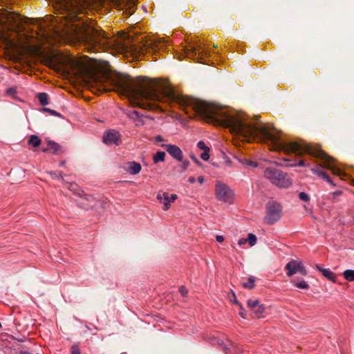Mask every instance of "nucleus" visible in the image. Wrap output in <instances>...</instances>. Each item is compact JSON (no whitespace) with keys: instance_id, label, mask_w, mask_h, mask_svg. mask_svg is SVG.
<instances>
[{"instance_id":"obj_26","label":"nucleus","mask_w":354,"mask_h":354,"mask_svg":"<svg viewBox=\"0 0 354 354\" xmlns=\"http://www.w3.org/2000/svg\"><path fill=\"white\" fill-rule=\"evenodd\" d=\"M248 240V243H249L250 246H254L257 241V236L252 233L248 234V238H246Z\"/></svg>"},{"instance_id":"obj_54","label":"nucleus","mask_w":354,"mask_h":354,"mask_svg":"<svg viewBox=\"0 0 354 354\" xmlns=\"http://www.w3.org/2000/svg\"><path fill=\"white\" fill-rule=\"evenodd\" d=\"M240 315L243 317V318H245V312L244 310H242L241 312L239 313Z\"/></svg>"},{"instance_id":"obj_38","label":"nucleus","mask_w":354,"mask_h":354,"mask_svg":"<svg viewBox=\"0 0 354 354\" xmlns=\"http://www.w3.org/2000/svg\"><path fill=\"white\" fill-rule=\"evenodd\" d=\"M197 147L198 149L203 150V151L209 149V148L208 147H207L206 145L205 144V142L202 140H201L198 142Z\"/></svg>"},{"instance_id":"obj_2","label":"nucleus","mask_w":354,"mask_h":354,"mask_svg":"<svg viewBox=\"0 0 354 354\" xmlns=\"http://www.w3.org/2000/svg\"><path fill=\"white\" fill-rule=\"evenodd\" d=\"M59 14H66L73 24L74 35L80 41L93 46H109L111 41L105 31L95 28V21L79 17L87 12L88 0H49Z\"/></svg>"},{"instance_id":"obj_4","label":"nucleus","mask_w":354,"mask_h":354,"mask_svg":"<svg viewBox=\"0 0 354 354\" xmlns=\"http://www.w3.org/2000/svg\"><path fill=\"white\" fill-rule=\"evenodd\" d=\"M138 28V22L134 24V62L137 57L143 55L147 52L159 49L165 44V41L160 39L148 38V36L139 33L137 30Z\"/></svg>"},{"instance_id":"obj_53","label":"nucleus","mask_w":354,"mask_h":354,"mask_svg":"<svg viewBox=\"0 0 354 354\" xmlns=\"http://www.w3.org/2000/svg\"><path fill=\"white\" fill-rule=\"evenodd\" d=\"M19 354H31L30 353H29L28 351H19L18 352Z\"/></svg>"},{"instance_id":"obj_41","label":"nucleus","mask_w":354,"mask_h":354,"mask_svg":"<svg viewBox=\"0 0 354 354\" xmlns=\"http://www.w3.org/2000/svg\"><path fill=\"white\" fill-rule=\"evenodd\" d=\"M179 292H180L183 297H186L188 293V290L185 286H180L179 288Z\"/></svg>"},{"instance_id":"obj_7","label":"nucleus","mask_w":354,"mask_h":354,"mask_svg":"<svg viewBox=\"0 0 354 354\" xmlns=\"http://www.w3.org/2000/svg\"><path fill=\"white\" fill-rule=\"evenodd\" d=\"M266 216H265V222L268 225L276 223L281 217V206L274 201H270L266 204Z\"/></svg>"},{"instance_id":"obj_19","label":"nucleus","mask_w":354,"mask_h":354,"mask_svg":"<svg viewBox=\"0 0 354 354\" xmlns=\"http://www.w3.org/2000/svg\"><path fill=\"white\" fill-rule=\"evenodd\" d=\"M41 139L37 135L35 134L30 135L27 141L28 145L34 148H38L41 145Z\"/></svg>"},{"instance_id":"obj_33","label":"nucleus","mask_w":354,"mask_h":354,"mask_svg":"<svg viewBox=\"0 0 354 354\" xmlns=\"http://www.w3.org/2000/svg\"><path fill=\"white\" fill-rule=\"evenodd\" d=\"M6 93L8 95H12V98L17 99L15 94L17 93V89L15 87H10L6 91Z\"/></svg>"},{"instance_id":"obj_59","label":"nucleus","mask_w":354,"mask_h":354,"mask_svg":"<svg viewBox=\"0 0 354 354\" xmlns=\"http://www.w3.org/2000/svg\"><path fill=\"white\" fill-rule=\"evenodd\" d=\"M27 48H28V50H32L30 46H28Z\"/></svg>"},{"instance_id":"obj_22","label":"nucleus","mask_w":354,"mask_h":354,"mask_svg":"<svg viewBox=\"0 0 354 354\" xmlns=\"http://www.w3.org/2000/svg\"><path fill=\"white\" fill-rule=\"evenodd\" d=\"M343 276L348 281H354V270H346L343 272Z\"/></svg>"},{"instance_id":"obj_25","label":"nucleus","mask_w":354,"mask_h":354,"mask_svg":"<svg viewBox=\"0 0 354 354\" xmlns=\"http://www.w3.org/2000/svg\"><path fill=\"white\" fill-rule=\"evenodd\" d=\"M243 286L248 289H252L254 286V279L253 277H250L248 278L247 282H244L243 283Z\"/></svg>"},{"instance_id":"obj_20","label":"nucleus","mask_w":354,"mask_h":354,"mask_svg":"<svg viewBox=\"0 0 354 354\" xmlns=\"http://www.w3.org/2000/svg\"><path fill=\"white\" fill-rule=\"evenodd\" d=\"M37 98L39 102V104L44 106L49 104V97L48 95L46 93H39L37 95Z\"/></svg>"},{"instance_id":"obj_52","label":"nucleus","mask_w":354,"mask_h":354,"mask_svg":"<svg viewBox=\"0 0 354 354\" xmlns=\"http://www.w3.org/2000/svg\"><path fill=\"white\" fill-rule=\"evenodd\" d=\"M195 178L194 177H189V179H188V181L190 183H194L195 182Z\"/></svg>"},{"instance_id":"obj_36","label":"nucleus","mask_w":354,"mask_h":354,"mask_svg":"<svg viewBox=\"0 0 354 354\" xmlns=\"http://www.w3.org/2000/svg\"><path fill=\"white\" fill-rule=\"evenodd\" d=\"M201 158L205 161H207L209 158V149L203 151V152L201 154Z\"/></svg>"},{"instance_id":"obj_58","label":"nucleus","mask_w":354,"mask_h":354,"mask_svg":"<svg viewBox=\"0 0 354 354\" xmlns=\"http://www.w3.org/2000/svg\"><path fill=\"white\" fill-rule=\"evenodd\" d=\"M283 161H284V162H289L290 160H289L288 159L284 158V159H283Z\"/></svg>"},{"instance_id":"obj_49","label":"nucleus","mask_w":354,"mask_h":354,"mask_svg":"<svg viewBox=\"0 0 354 354\" xmlns=\"http://www.w3.org/2000/svg\"><path fill=\"white\" fill-rule=\"evenodd\" d=\"M197 180L200 184H203L205 181V179L203 176H198Z\"/></svg>"},{"instance_id":"obj_42","label":"nucleus","mask_w":354,"mask_h":354,"mask_svg":"<svg viewBox=\"0 0 354 354\" xmlns=\"http://www.w3.org/2000/svg\"><path fill=\"white\" fill-rule=\"evenodd\" d=\"M189 166V162L188 160H184L180 165V168L182 169V171H185L188 167Z\"/></svg>"},{"instance_id":"obj_3","label":"nucleus","mask_w":354,"mask_h":354,"mask_svg":"<svg viewBox=\"0 0 354 354\" xmlns=\"http://www.w3.org/2000/svg\"><path fill=\"white\" fill-rule=\"evenodd\" d=\"M91 84L96 93L115 91L133 106V78L130 75L116 73L104 77L95 76Z\"/></svg>"},{"instance_id":"obj_35","label":"nucleus","mask_w":354,"mask_h":354,"mask_svg":"<svg viewBox=\"0 0 354 354\" xmlns=\"http://www.w3.org/2000/svg\"><path fill=\"white\" fill-rule=\"evenodd\" d=\"M299 198L301 201L308 202L310 201V196L306 192H301L298 195Z\"/></svg>"},{"instance_id":"obj_11","label":"nucleus","mask_w":354,"mask_h":354,"mask_svg":"<svg viewBox=\"0 0 354 354\" xmlns=\"http://www.w3.org/2000/svg\"><path fill=\"white\" fill-rule=\"evenodd\" d=\"M190 54L194 56V59L201 63H207L205 58L210 55L211 51L202 46L200 44L190 45Z\"/></svg>"},{"instance_id":"obj_37","label":"nucleus","mask_w":354,"mask_h":354,"mask_svg":"<svg viewBox=\"0 0 354 354\" xmlns=\"http://www.w3.org/2000/svg\"><path fill=\"white\" fill-rule=\"evenodd\" d=\"M71 354H81L80 349L77 344H73L71 346Z\"/></svg>"},{"instance_id":"obj_23","label":"nucleus","mask_w":354,"mask_h":354,"mask_svg":"<svg viewBox=\"0 0 354 354\" xmlns=\"http://www.w3.org/2000/svg\"><path fill=\"white\" fill-rule=\"evenodd\" d=\"M239 161L243 164V165H245L246 166H248V167H257L258 164L255 162H253L250 160H248L245 158H239Z\"/></svg>"},{"instance_id":"obj_45","label":"nucleus","mask_w":354,"mask_h":354,"mask_svg":"<svg viewBox=\"0 0 354 354\" xmlns=\"http://www.w3.org/2000/svg\"><path fill=\"white\" fill-rule=\"evenodd\" d=\"M10 3L11 0H0V6H7Z\"/></svg>"},{"instance_id":"obj_46","label":"nucleus","mask_w":354,"mask_h":354,"mask_svg":"<svg viewBox=\"0 0 354 354\" xmlns=\"http://www.w3.org/2000/svg\"><path fill=\"white\" fill-rule=\"evenodd\" d=\"M216 240L218 243H222L224 241V238L221 235H216Z\"/></svg>"},{"instance_id":"obj_60","label":"nucleus","mask_w":354,"mask_h":354,"mask_svg":"<svg viewBox=\"0 0 354 354\" xmlns=\"http://www.w3.org/2000/svg\"><path fill=\"white\" fill-rule=\"evenodd\" d=\"M71 187H73V186H77V184L74 183V184H71Z\"/></svg>"},{"instance_id":"obj_16","label":"nucleus","mask_w":354,"mask_h":354,"mask_svg":"<svg viewBox=\"0 0 354 354\" xmlns=\"http://www.w3.org/2000/svg\"><path fill=\"white\" fill-rule=\"evenodd\" d=\"M116 7L128 15H133V0H113Z\"/></svg>"},{"instance_id":"obj_31","label":"nucleus","mask_w":354,"mask_h":354,"mask_svg":"<svg viewBox=\"0 0 354 354\" xmlns=\"http://www.w3.org/2000/svg\"><path fill=\"white\" fill-rule=\"evenodd\" d=\"M134 113V124L136 126L142 125L144 124L142 119H140V114L137 111H133Z\"/></svg>"},{"instance_id":"obj_56","label":"nucleus","mask_w":354,"mask_h":354,"mask_svg":"<svg viewBox=\"0 0 354 354\" xmlns=\"http://www.w3.org/2000/svg\"><path fill=\"white\" fill-rule=\"evenodd\" d=\"M234 302H235L236 304H237L239 306V307H240V308H241V305L238 302V301H236V300L235 299V300H234Z\"/></svg>"},{"instance_id":"obj_48","label":"nucleus","mask_w":354,"mask_h":354,"mask_svg":"<svg viewBox=\"0 0 354 354\" xmlns=\"http://www.w3.org/2000/svg\"><path fill=\"white\" fill-rule=\"evenodd\" d=\"M163 140H164V139L162 138V137L161 136L158 135L155 137V141L157 142H162Z\"/></svg>"},{"instance_id":"obj_15","label":"nucleus","mask_w":354,"mask_h":354,"mask_svg":"<svg viewBox=\"0 0 354 354\" xmlns=\"http://www.w3.org/2000/svg\"><path fill=\"white\" fill-rule=\"evenodd\" d=\"M177 198L176 194H169L167 192H163L162 194H158L157 195V199L160 203L164 205L163 209L165 210H167L171 202H174Z\"/></svg>"},{"instance_id":"obj_5","label":"nucleus","mask_w":354,"mask_h":354,"mask_svg":"<svg viewBox=\"0 0 354 354\" xmlns=\"http://www.w3.org/2000/svg\"><path fill=\"white\" fill-rule=\"evenodd\" d=\"M118 52L129 62H133V36L124 30L118 32L117 39L114 41Z\"/></svg>"},{"instance_id":"obj_44","label":"nucleus","mask_w":354,"mask_h":354,"mask_svg":"<svg viewBox=\"0 0 354 354\" xmlns=\"http://www.w3.org/2000/svg\"><path fill=\"white\" fill-rule=\"evenodd\" d=\"M246 243H248V240L247 239L245 238H241L240 239L239 241H238V244L240 246H243V245H245Z\"/></svg>"},{"instance_id":"obj_61","label":"nucleus","mask_w":354,"mask_h":354,"mask_svg":"<svg viewBox=\"0 0 354 354\" xmlns=\"http://www.w3.org/2000/svg\"><path fill=\"white\" fill-rule=\"evenodd\" d=\"M2 327L1 323L0 322V328Z\"/></svg>"},{"instance_id":"obj_13","label":"nucleus","mask_w":354,"mask_h":354,"mask_svg":"<svg viewBox=\"0 0 354 354\" xmlns=\"http://www.w3.org/2000/svg\"><path fill=\"white\" fill-rule=\"evenodd\" d=\"M45 141L48 147L41 148V151L44 153L50 152L53 155H59L64 153L66 151V147L62 146L54 140L46 138Z\"/></svg>"},{"instance_id":"obj_34","label":"nucleus","mask_w":354,"mask_h":354,"mask_svg":"<svg viewBox=\"0 0 354 354\" xmlns=\"http://www.w3.org/2000/svg\"><path fill=\"white\" fill-rule=\"evenodd\" d=\"M8 337L11 338L12 339H15V337L14 336L8 335V333H1L0 335V340H1L2 342L8 341L10 342V340L8 339Z\"/></svg>"},{"instance_id":"obj_6","label":"nucleus","mask_w":354,"mask_h":354,"mask_svg":"<svg viewBox=\"0 0 354 354\" xmlns=\"http://www.w3.org/2000/svg\"><path fill=\"white\" fill-rule=\"evenodd\" d=\"M264 176L271 183L277 187L288 188L292 185V181L288 174L274 167L266 168Z\"/></svg>"},{"instance_id":"obj_29","label":"nucleus","mask_w":354,"mask_h":354,"mask_svg":"<svg viewBox=\"0 0 354 354\" xmlns=\"http://www.w3.org/2000/svg\"><path fill=\"white\" fill-rule=\"evenodd\" d=\"M283 166H290V167H308L309 164H306L304 160H300L298 162H295L294 164H281Z\"/></svg>"},{"instance_id":"obj_10","label":"nucleus","mask_w":354,"mask_h":354,"mask_svg":"<svg viewBox=\"0 0 354 354\" xmlns=\"http://www.w3.org/2000/svg\"><path fill=\"white\" fill-rule=\"evenodd\" d=\"M102 142L106 145L119 146L121 145V135L115 129L106 130L103 133Z\"/></svg>"},{"instance_id":"obj_47","label":"nucleus","mask_w":354,"mask_h":354,"mask_svg":"<svg viewBox=\"0 0 354 354\" xmlns=\"http://www.w3.org/2000/svg\"><path fill=\"white\" fill-rule=\"evenodd\" d=\"M342 194V192L338 190V191H335V192H333L332 195L335 198V197H337V196H340Z\"/></svg>"},{"instance_id":"obj_39","label":"nucleus","mask_w":354,"mask_h":354,"mask_svg":"<svg viewBox=\"0 0 354 354\" xmlns=\"http://www.w3.org/2000/svg\"><path fill=\"white\" fill-rule=\"evenodd\" d=\"M125 169L129 174H133V162H129Z\"/></svg>"},{"instance_id":"obj_8","label":"nucleus","mask_w":354,"mask_h":354,"mask_svg":"<svg viewBox=\"0 0 354 354\" xmlns=\"http://www.w3.org/2000/svg\"><path fill=\"white\" fill-rule=\"evenodd\" d=\"M216 198L223 203H232L234 201V192L226 184L217 181L215 187Z\"/></svg>"},{"instance_id":"obj_50","label":"nucleus","mask_w":354,"mask_h":354,"mask_svg":"<svg viewBox=\"0 0 354 354\" xmlns=\"http://www.w3.org/2000/svg\"><path fill=\"white\" fill-rule=\"evenodd\" d=\"M65 165H66V160H61L59 164V166L61 167H64Z\"/></svg>"},{"instance_id":"obj_21","label":"nucleus","mask_w":354,"mask_h":354,"mask_svg":"<svg viewBox=\"0 0 354 354\" xmlns=\"http://www.w3.org/2000/svg\"><path fill=\"white\" fill-rule=\"evenodd\" d=\"M165 152L162 151H157L153 156V160L155 164L159 162H164L165 159Z\"/></svg>"},{"instance_id":"obj_14","label":"nucleus","mask_w":354,"mask_h":354,"mask_svg":"<svg viewBox=\"0 0 354 354\" xmlns=\"http://www.w3.org/2000/svg\"><path fill=\"white\" fill-rule=\"evenodd\" d=\"M162 147H165L167 153L176 160L178 162L183 161V153L180 147L175 145H161Z\"/></svg>"},{"instance_id":"obj_28","label":"nucleus","mask_w":354,"mask_h":354,"mask_svg":"<svg viewBox=\"0 0 354 354\" xmlns=\"http://www.w3.org/2000/svg\"><path fill=\"white\" fill-rule=\"evenodd\" d=\"M265 308L263 305L259 304V306L252 310L257 317H260L264 312Z\"/></svg>"},{"instance_id":"obj_40","label":"nucleus","mask_w":354,"mask_h":354,"mask_svg":"<svg viewBox=\"0 0 354 354\" xmlns=\"http://www.w3.org/2000/svg\"><path fill=\"white\" fill-rule=\"evenodd\" d=\"M141 170V165L138 162H134V174H138Z\"/></svg>"},{"instance_id":"obj_51","label":"nucleus","mask_w":354,"mask_h":354,"mask_svg":"<svg viewBox=\"0 0 354 354\" xmlns=\"http://www.w3.org/2000/svg\"><path fill=\"white\" fill-rule=\"evenodd\" d=\"M133 113V112L131 111H129V110H127V112L126 113L127 115L128 116V118H129L130 119L132 118V116H131V114Z\"/></svg>"},{"instance_id":"obj_18","label":"nucleus","mask_w":354,"mask_h":354,"mask_svg":"<svg viewBox=\"0 0 354 354\" xmlns=\"http://www.w3.org/2000/svg\"><path fill=\"white\" fill-rule=\"evenodd\" d=\"M316 267L317 269L320 271L326 278L333 282H335L336 276L331 270L327 268H323L319 265H317Z\"/></svg>"},{"instance_id":"obj_57","label":"nucleus","mask_w":354,"mask_h":354,"mask_svg":"<svg viewBox=\"0 0 354 354\" xmlns=\"http://www.w3.org/2000/svg\"><path fill=\"white\" fill-rule=\"evenodd\" d=\"M190 50V48H189V49H187V50H189V52H187V54H189V56L194 57L193 55H192L190 54V50Z\"/></svg>"},{"instance_id":"obj_43","label":"nucleus","mask_w":354,"mask_h":354,"mask_svg":"<svg viewBox=\"0 0 354 354\" xmlns=\"http://www.w3.org/2000/svg\"><path fill=\"white\" fill-rule=\"evenodd\" d=\"M190 158L191 159L196 163L198 165H201V162L198 160V159L194 155V154H190Z\"/></svg>"},{"instance_id":"obj_12","label":"nucleus","mask_w":354,"mask_h":354,"mask_svg":"<svg viewBox=\"0 0 354 354\" xmlns=\"http://www.w3.org/2000/svg\"><path fill=\"white\" fill-rule=\"evenodd\" d=\"M285 269L288 271L287 276L292 277L296 273H300L303 276L306 275V270L300 261L291 260L285 266Z\"/></svg>"},{"instance_id":"obj_27","label":"nucleus","mask_w":354,"mask_h":354,"mask_svg":"<svg viewBox=\"0 0 354 354\" xmlns=\"http://www.w3.org/2000/svg\"><path fill=\"white\" fill-rule=\"evenodd\" d=\"M294 283V285L298 288H300V289H308L309 288V285L307 282H306L305 281L302 280L301 281H299V282H293Z\"/></svg>"},{"instance_id":"obj_17","label":"nucleus","mask_w":354,"mask_h":354,"mask_svg":"<svg viewBox=\"0 0 354 354\" xmlns=\"http://www.w3.org/2000/svg\"><path fill=\"white\" fill-rule=\"evenodd\" d=\"M80 192L75 193L77 195L80 196L81 198H84L85 201L90 202L91 204H84V203H82V206H84V208L86 209H92L94 207H95L96 201L95 200V198L92 195L86 194L84 193L83 191H81Z\"/></svg>"},{"instance_id":"obj_1","label":"nucleus","mask_w":354,"mask_h":354,"mask_svg":"<svg viewBox=\"0 0 354 354\" xmlns=\"http://www.w3.org/2000/svg\"><path fill=\"white\" fill-rule=\"evenodd\" d=\"M187 115L191 118L197 115L207 122L227 127L232 133L242 137L244 140H257L265 143L276 151H283L287 154L293 153L297 156L307 153L319 158L322 163L312 168V172L333 185L330 176L322 171L320 167L328 169L337 176L343 174V171L336 165L335 160L319 147L304 142L298 143L284 141L281 138V132L272 125L249 122L245 114L233 109L187 97Z\"/></svg>"},{"instance_id":"obj_55","label":"nucleus","mask_w":354,"mask_h":354,"mask_svg":"<svg viewBox=\"0 0 354 354\" xmlns=\"http://www.w3.org/2000/svg\"><path fill=\"white\" fill-rule=\"evenodd\" d=\"M15 340H17V341L21 342H24V340L23 339H17V338H15Z\"/></svg>"},{"instance_id":"obj_30","label":"nucleus","mask_w":354,"mask_h":354,"mask_svg":"<svg viewBox=\"0 0 354 354\" xmlns=\"http://www.w3.org/2000/svg\"><path fill=\"white\" fill-rule=\"evenodd\" d=\"M248 306L251 310H253L254 308H256L259 304V301L258 300H252V299H248L247 301Z\"/></svg>"},{"instance_id":"obj_24","label":"nucleus","mask_w":354,"mask_h":354,"mask_svg":"<svg viewBox=\"0 0 354 354\" xmlns=\"http://www.w3.org/2000/svg\"><path fill=\"white\" fill-rule=\"evenodd\" d=\"M41 111L44 112L48 113L50 115H53V116H57V117H59L61 118H64V116L60 113L56 111L55 110L51 109L50 108L43 107L41 109Z\"/></svg>"},{"instance_id":"obj_32","label":"nucleus","mask_w":354,"mask_h":354,"mask_svg":"<svg viewBox=\"0 0 354 354\" xmlns=\"http://www.w3.org/2000/svg\"><path fill=\"white\" fill-rule=\"evenodd\" d=\"M52 177V178L53 179H59L60 178L63 179V172L62 171H59L58 173H57L56 171H49L48 172Z\"/></svg>"},{"instance_id":"obj_9","label":"nucleus","mask_w":354,"mask_h":354,"mask_svg":"<svg viewBox=\"0 0 354 354\" xmlns=\"http://www.w3.org/2000/svg\"><path fill=\"white\" fill-rule=\"evenodd\" d=\"M0 12L4 13L6 15V18L8 20V23L3 22L0 20V26L8 28L9 30L12 28H19L20 27V20L23 18V17L16 11H8L5 8L0 9Z\"/></svg>"}]
</instances>
